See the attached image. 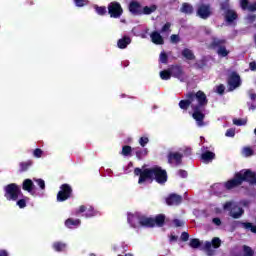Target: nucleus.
Segmentation results:
<instances>
[{"label":"nucleus","instance_id":"obj_58","mask_svg":"<svg viewBox=\"0 0 256 256\" xmlns=\"http://www.w3.org/2000/svg\"><path fill=\"white\" fill-rule=\"evenodd\" d=\"M248 21H250V23H252V21H255V16H249Z\"/></svg>","mask_w":256,"mask_h":256},{"label":"nucleus","instance_id":"obj_21","mask_svg":"<svg viewBox=\"0 0 256 256\" xmlns=\"http://www.w3.org/2000/svg\"><path fill=\"white\" fill-rule=\"evenodd\" d=\"M183 156L177 152L170 153L168 156L169 163H181V158Z\"/></svg>","mask_w":256,"mask_h":256},{"label":"nucleus","instance_id":"obj_7","mask_svg":"<svg viewBox=\"0 0 256 256\" xmlns=\"http://www.w3.org/2000/svg\"><path fill=\"white\" fill-rule=\"evenodd\" d=\"M223 43H225V40L214 39L212 44V47H218L216 53L219 57H227L230 53L225 46H219L223 45Z\"/></svg>","mask_w":256,"mask_h":256},{"label":"nucleus","instance_id":"obj_59","mask_svg":"<svg viewBox=\"0 0 256 256\" xmlns=\"http://www.w3.org/2000/svg\"><path fill=\"white\" fill-rule=\"evenodd\" d=\"M177 238H176V236L175 235H172L171 237H170V241H175Z\"/></svg>","mask_w":256,"mask_h":256},{"label":"nucleus","instance_id":"obj_57","mask_svg":"<svg viewBox=\"0 0 256 256\" xmlns=\"http://www.w3.org/2000/svg\"><path fill=\"white\" fill-rule=\"evenodd\" d=\"M0 256H9L6 250H0Z\"/></svg>","mask_w":256,"mask_h":256},{"label":"nucleus","instance_id":"obj_38","mask_svg":"<svg viewBox=\"0 0 256 256\" xmlns=\"http://www.w3.org/2000/svg\"><path fill=\"white\" fill-rule=\"evenodd\" d=\"M199 245H201V242L199 241V239H192L190 241V247H192L193 249H197Z\"/></svg>","mask_w":256,"mask_h":256},{"label":"nucleus","instance_id":"obj_17","mask_svg":"<svg viewBox=\"0 0 256 256\" xmlns=\"http://www.w3.org/2000/svg\"><path fill=\"white\" fill-rule=\"evenodd\" d=\"M158 6L156 4H151L148 6H144L142 8V15H151L157 11Z\"/></svg>","mask_w":256,"mask_h":256},{"label":"nucleus","instance_id":"obj_40","mask_svg":"<svg viewBox=\"0 0 256 256\" xmlns=\"http://www.w3.org/2000/svg\"><path fill=\"white\" fill-rule=\"evenodd\" d=\"M20 209H25L27 207V201L25 199H20L16 203Z\"/></svg>","mask_w":256,"mask_h":256},{"label":"nucleus","instance_id":"obj_24","mask_svg":"<svg viewBox=\"0 0 256 256\" xmlns=\"http://www.w3.org/2000/svg\"><path fill=\"white\" fill-rule=\"evenodd\" d=\"M130 44H131V38L129 37H124L118 40L119 49H126L127 45H130Z\"/></svg>","mask_w":256,"mask_h":256},{"label":"nucleus","instance_id":"obj_28","mask_svg":"<svg viewBox=\"0 0 256 256\" xmlns=\"http://www.w3.org/2000/svg\"><path fill=\"white\" fill-rule=\"evenodd\" d=\"M181 12L187 13L188 15H190V13H193V6H191L190 4L184 3L182 5Z\"/></svg>","mask_w":256,"mask_h":256},{"label":"nucleus","instance_id":"obj_35","mask_svg":"<svg viewBox=\"0 0 256 256\" xmlns=\"http://www.w3.org/2000/svg\"><path fill=\"white\" fill-rule=\"evenodd\" d=\"M234 125L241 126V125H247V118L243 119H234L233 120Z\"/></svg>","mask_w":256,"mask_h":256},{"label":"nucleus","instance_id":"obj_12","mask_svg":"<svg viewBox=\"0 0 256 256\" xmlns=\"http://www.w3.org/2000/svg\"><path fill=\"white\" fill-rule=\"evenodd\" d=\"M197 15L201 19H207L211 15V8L207 5H201L198 7Z\"/></svg>","mask_w":256,"mask_h":256},{"label":"nucleus","instance_id":"obj_49","mask_svg":"<svg viewBox=\"0 0 256 256\" xmlns=\"http://www.w3.org/2000/svg\"><path fill=\"white\" fill-rule=\"evenodd\" d=\"M216 91H217V93H219V95H223V93L225 91V86H223V85L217 86Z\"/></svg>","mask_w":256,"mask_h":256},{"label":"nucleus","instance_id":"obj_10","mask_svg":"<svg viewBox=\"0 0 256 256\" xmlns=\"http://www.w3.org/2000/svg\"><path fill=\"white\" fill-rule=\"evenodd\" d=\"M205 247L209 256L213 255V249H219L221 247V239L214 238L212 242H205Z\"/></svg>","mask_w":256,"mask_h":256},{"label":"nucleus","instance_id":"obj_63","mask_svg":"<svg viewBox=\"0 0 256 256\" xmlns=\"http://www.w3.org/2000/svg\"><path fill=\"white\" fill-rule=\"evenodd\" d=\"M222 9H227V7H225V6H222Z\"/></svg>","mask_w":256,"mask_h":256},{"label":"nucleus","instance_id":"obj_36","mask_svg":"<svg viewBox=\"0 0 256 256\" xmlns=\"http://www.w3.org/2000/svg\"><path fill=\"white\" fill-rule=\"evenodd\" d=\"M139 145H141V147H145L147 145V143H149V138L147 136H142L139 141H138Z\"/></svg>","mask_w":256,"mask_h":256},{"label":"nucleus","instance_id":"obj_48","mask_svg":"<svg viewBox=\"0 0 256 256\" xmlns=\"http://www.w3.org/2000/svg\"><path fill=\"white\" fill-rule=\"evenodd\" d=\"M226 137H235V129L231 128L226 131Z\"/></svg>","mask_w":256,"mask_h":256},{"label":"nucleus","instance_id":"obj_25","mask_svg":"<svg viewBox=\"0 0 256 256\" xmlns=\"http://www.w3.org/2000/svg\"><path fill=\"white\" fill-rule=\"evenodd\" d=\"M22 189L28 193H33V181L31 179L24 180Z\"/></svg>","mask_w":256,"mask_h":256},{"label":"nucleus","instance_id":"obj_52","mask_svg":"<svg viewBox=\"0 0 256 256\" xmlns=\"http://www.w3.org/2000/svg\"><path fill=\"white\" fill-rule=\"evenodd\" d=\"M181 239L182 241H187V239H189V234L187 232L182 233Z\"/></svg>","mask_w":256,"mask_h":256},{"label":"nucleus","instance_id":"obj_45","mask_svg":"<svg viewBox=\"0 0 256 256\" xmlns=\"http://www.w3.org/2000/svg\"><path fill=\"white\" fill-rule=\"evenodd\" d=\"M159 60H160V63H167V54L165 52H161Z\"/></svg>","mask_w":256,"mask_h":256},{"label":"nucleus","instance_id":"obj_1","mask_svg":"<svg viewBox=\"0 0 256 256\" xmlns=\"http://www.w3.org/2000/svg\"><path fill=\"white\" fill-rule=\"evenodd\" d=\"M204 105H207V96L203 91L187 93L186 99L179 102L180 109H183L184 111H187L189 107L193 109L194 112L192 113V117L195 119L198 127H203V125H205L203 122L205 114H203V109H201Z\"/></svg>","mask_w":256,"mask_h":256},{"label":"nucleus","instance_id":"obj_39","mask_svg":"<svg viewBox=\"0 0 256 256\" xmlns=\"http://www.w3.org/2000/svg\"><path fill=\"white\" fill-rule=\"evenodd\" d=\"M171 32V23H166L162 29H161V33H170Z\"/></svg>","mask_w":256,"mask_h":256},{"label":"nucleus","instance_id":"obj_5","mask_svg":"<svg viewBox=\"0 0 256 256\" xmlns=\"http://www.w3.org/2000/svg\"><path fill=\"white\" fill-rule=\"evenodd\" d=\"M225 211H230V215L233 219H239L243 215V209L233 202H226L223 206Z\"/></svg>","mask_w":256,"mask_h":256},{"label":"nucleus","instance_id":"obj_29","mask_svg":"<svg viewBox=\"0 0 256 256\" xmlns=\"http://www.w3.org/2000/svg\"><path fill=\"white\" fill-rule=\"evenodd\" d=\"M93 8L98 15H105V13H107V8L105 6L94 5Z\"/></svg>","mask_w":256,"mask_h":256},{"label":"nucleus","instance_id":"obj_14","mask_svg":"<svg viewBox=\"0 0 256 256\" xmlns=\"http://www.w3.org/2000/svg\"><path fill=\"white\" fill-rule=\"evenodd\" d=\"M150 39L154 45H163V43H165L163 36H161V33L157 31H154L150 34Z\"/></svg>","mask_w":256,"mask_h":256},{"label":"nucleus","instance_id":"obj_31","mask_svg":"<svg viewBox=\"0 0 256 256\" xmlns=\"http://www.w3.org/2000/svg\"><path fill=\"white\" fill-rule=\"evenodd\" d=\"M148 153H149V150H147V148H144L142 150H137L136 157L137 159H143V157L147 156Z\"/></svg>","mask_w":256,"mask_h":256},{"label":"nucleus","instance_id":"obj_2","mask_svg":"<svg viewBox=\"0 0 256 256\" xmlns=\"http://www.w3.org/2000/svg\"><path fill=\"white\" fill-rule=\"evenodd\" d=\"M134 174L140 176L138 180L139 185H145V183H151L153 179L157 183L163 184L167 181V171L161 169V167L156 166L150 169L147 168H135Z\"/></svg>","mask_w":256,"mask_h":256},{"label":"nucleus","instance_id":"obj_16","mask_svg":"<svg viewBox=\"0 0 256 256\" xmlns=\"http://www.w3.org/2000/svg\"><path fill=\"white\" fill-rule=\"evenodd\" d=\"M155 227V219L140 216V227Z\"/></svg>","mask_w":256,"mask_h":256},{"label":"nucleus","instance_id":"obj_9","mask_svg":"<svg viewBox=\"0 0 256 256\" xmlns=\"http://www.w3.org/2000/svg\"><path fill=\"white\" fill-rule=\"evenodd\" d=\"M228 85L230 91L237 89V87H241V77H239L237 73L232 72L229 76Z\"/></svg>","mask_w":256,"mask_h":256},{"label":"nucleus","instance_id":"obj_51","mask_svg":"<svg viewBox=\"0 0 256 256\" xmlns=\"http://www.w3.org/2000/svg\"><path fill=\"white\" fill-rule=\"evenodd\" d=\"M86 211H87V207H85V206H80L78 209H77V214L79 215V214H81V213H86Z\"/></svg>","mask_w":256,"mask_h":256},{"label":"nucleus","instance_id":"obj_37","mask_svg":"<svg viewBox=\"0 0 256 256\" xmlns=\"http://www.w3.org/2000/svg\"><path fill=\"white\" fill-rule=\"evenodd\" d=\"M243 227L245 229H248L249 231H251L252 233H256V226H254L253 224L251 223H244L243 224Z\"/></svg>","mask_w":256,"mask_h":256},{"label":"nucleus","instance_id":"obj_11","mask_svg":"<svg viewBox=\"0 0 256 256\" xmlns=\"http://www.w3.org/2000/svg\"><path fill=\"white\" fill-rule=\"evenodd\" d=\"M128 9H129L130 13H132L133 15H142V12H143L141 3L137 2V1L130 2Z\"/></svg>","mask_w":256,"mask_h":256},{"label":"nucleus","instance_id":"obj_46","mask_svg":"<svg viewBox=\"0 0 256 256\" xmlns=\"http://www.w3.org/2000/svg\"><path fill=\"white\" fill-rule=\"evenodd\" d=\"M172 73H174L175 77H181V75H183L181 68H175Z\"/></svg>","mask_w":256,"mask_h":256},{"label":"nucleus","instance_id":"obj_6","mask_svg":"<svg viewBox=\"0 0 256 256\" xmlns=\"http://www.w3.org/2000/svg\"><path fill=\"white\" fill-rule=\"evenodd\" d=\"M108 13L110 17L117 19L123 14V8H121V4L118 2H112L108 5Z\"/></svg>","mask_w":256,"mask_h":256},{"label":"nucleus","instance_id":"obj_44","mask_svg":"<svg viewBox=\"0 0 256 256\" xmlns=\"http://www.w3.org/2000/svg\"><path fill=\"white\" fill-rule=\"evenodd\" d=\"M35 183L39 185L40 189H45V180L43 179H34Z\"/></svg>","mask_w":256,"mask_h":256},{"label":"nucleus","instance_id":"obj_43","mask_svg":"<svg viewBox=\"0 0 256 256\" xmlns=\"http://www.w3.org/2000/svg\"><path fill=\"white\" fill-rule=\"evenodd\" d=\"M244 256H253V250L248 246H244Z\"/></svg>","mask_w":256,"mask_h":256},{"label":"nucleus","instance_id":"obj_50","mask_svg":"<svg viewBox=\"0 0 256 256\" xmlns=\"http://www.w3.org/2000/svg\"><path fill=\"white\" fill-rule=\"evenodd\" d=\"M30 166H31L30 162L20 164V167H21L22 171H26V169H28Z\"/></svg>","mask_w":256,"mask_h":256},{"label":"nucleus","instance_id":"obj_47","mask_svg":"<svg viewBox=\"0 0 256 256\" xmlns=\"http://www.w3.org/2000/svg\"><path fill=\"white\" fill-rule=\"evenodd\" d=\"M170 41H171V43H179V41H180L179 35L173 34V35L170 37Z\"/></svg>","mask_w":256,"mask_h":256},{"label":"nucleus","instance_id":"obj_62","mask_svg":"<svg viewBox=\"0 0 256 256\" xmlns=\"http://www.w3.org/2000/svg\"><path fill=\"white\" fill-rule=\"evenodd\" d=\"M125 256H133V254H129V253H128V254H125Z\"/></svg>","mask_w":256,"mask_h":256},{"label":"nucleus","instance_id":"obj_42","mask_svg":"<svg viewBox=\"0 0 256 256\" xmlns=\"http://www.w3.org/2000/svg\"><path fill=\"white\" fill-rule=\"evenodd\" d=\"M43 155V150L37 148L33 151V156L36 157L37 159L41 158Z\"/></svg>","mask_w":256,"mask_h":256},{"label":"nucleus","instance_id":"obj_20","mask_svg":"<svg viewBox=\"0 0 256 256\" xmlns=\"http://www.w3.org/2000/svg\"><path fill=\"white\" fill-rule=\"evenodd\" d=\"M201 159L204 163H211V160L215 159V153L206 151V152L202 153Z\"/></svg>","mask_w":256,"mask_h":256},{"label":"nucleus","instance_id":"obj_18","mask_svg":"<svg viewBox=\"0 0 256 256\" xmlns=\"http://www.w3.org/2000/svg\"><path fill=\"white\" fill-rule=\"evenodd\" d=\"M240 5L246 11H256V3L249 4V0H241Z\"/></svg>","mask_w":256,"mask_h":256},{"label":"nucleus","instance_id":"obj_33","mask_svg":"<svg viewBox=\"0 0 256 256\" xmlns=\"http://www.w3.org/2000/svg\"><path fill=\"white\" fill-rule=\"evenodd\" d=\"M131 151H133V148H131V146H123L121 154L124 157H127V155H131Z\"/></svg>","mask_w":256,"mask_h":256},{"label":"nucleus","instance_id":"obj_4","mask_svg":"<svg viewBox=\"0 0 256 256\" xmlns=\"http://www.w3.org/2000/svg\"><path fill=\"white\" fill-rule=\"evenodd\" d=\"M21 196V187L12 183L4 187V197L7 201H17Z\"/></svg>","mask_w":256,"mask_h":256},{"label":"nucleus","instance_id":"obj_41","mask_svg":"<svg viewBox=\"0 0 256 256\" xmlns=\"http://www.w3.org/2000/svg\"><path fill=\"white\" fill-rule=\"evenodd\" d=\"M84 215L86 217H94L95 210H93V208H91V207H88V208H86V213Z\"/></svg>","mask_w":256,"mask_h":256},{"label":"nucleus","instance_id":"obj_19","mask_svg":"<svg viewBox=\"0 0 256 256\" xmlns=\"http://www.w3.org/2000/svg\"><path fill=\"white\" fill-rule=\"evenodd\" d=\"M225 19H226L227 23H233V21H235V19H237V13H235V11H233L231 9H227L226 13H225Z\"/></svg>","mask_w":256,"mask_h":256},{"label":"nucleus","instance_id":"obj_61","mask_svg":"<svg viewBox=\"0 0 256 256\" xmlns=\"http://www.w3.org/2000/svg\"><path fill=\"white\" fill-rule=\"evenodd\" d=\"M128 167H133V163L130 162V163L128 164Z\"/></svg>","mask_w":256,"mask_h":256},{"label":"nucleus","instance_id":"obj_60","mask_svg":"<svg viewBox=\"0 0 256 256\" xmlns=\"http://www.w3.org/2000/svg\"><path fill=\"white\" fill-rule=\"evenodd\" d=\"M250 97H251V99H255L256 95L255 94H251Z\"/></svg>","mask_w":256,"mask_h":256},{"label":"nucleus","instance_id":"obj_64","mask_svg":"<svg viewBox=\"0 0 256 256\" xmlns=\"http://www.w3.org/2000/svg\"><path fill=\"white\" fill-rule=\"evenodd\" d=\"M254 133H255V135H256V129L254 130Z\"/></svg>","mask_w":256,"mask_h":256},{"label":"nucleus","instance_id":"obj_23","mask_svg":"<svg viewBox=\"0 0 256 256\" xmlns=\"http://www.w3.org/2000/svg\"><path fill=\"white\" fill-rule=\"evenodd\" d=\"M65 225L68 229H74V227H79L81 225V221L79 219L73 220L69 218L65 221Z\"/></svg>","mask_w":256,"mask_h":256},{"label":"nucleus","instance_id":"obj_32","mask_svg":"<svg viewBox=\"0 0 256 256\" xmlns=\"http://www.w3.org/2000/svg\"><path fill=\"white\" fill-rule=\"evenodd\" d=\"M242 155L244 157H251V155H253V149H251L250 147H244L242 149Z\"/></svg>","mask_w":256,"mask_h":256},{"label":"nucleus","instance_id":"obj_30","mask_svg":"<svg viewBox=\"0 0 256 256\" xmlns=\"http://www.w3.org/2000/svg\"><path fill=\"white\" fill-rule=\"evenodd\" d=\"M160 78L164 81H168V79H171V71L169 70H163L160 72Z\"/></svg>","mask_w":256,"mask_h":256},{"label":"nucleus","instance_id":"obj_15","mask_svg":"<svg viewBox=\"0 0 256 256\" xmlns=\"http://www.w3.org/2000/svg\"><path fill=\"white\" fill-rule=\"evenodd\" d=\"M181 201H182L181 196H179L177 194H170L166 198L167 205H179V203H181Z\"/></svg>","mask_w":256,"mask_h":256},{"label":"nucleus","instance_id":"obj_13","mask_svg":"<svg viewBox=\"0 0 256 256\" xmlns=\"http://www.w3.org/2000/svg\"><path fill=\"white\" fill-rule=\"evenodd\" d=\"M141 216L139 214H128V223L131 227H140Z\"/></svg>","mask_w":256,"mask_h":256},{"label":"nucleus","instance_id":"obj_27","mask_svg":"<svg viewBox=\"0 0 256 256\" xmlns=\"http://www.w3.org/2000/svg\"><path fill=\"white\" fill-rule=\"evenodd\" d=\"M66 248H67V244H65V243L55 242L53 244V249L55 251H65Z\"/></svg>","mask_w":256,"mask_h":256},{"label":"nucleus","instance_id":"obj_53","mask_svg":"<svg viewBox=\"0 0 256 256\" xmlns=\"http://www.w3.org/2000/svg\"><path fill=\"white\" fill-rule=\"evenodd\" d=\"M174 225L176 227H181L183 225V221H181V220H174Z\"/></svg>","mask_w":256,"mask_h":256},{"label":"nucleus","instance_id":"obj_34","mask_svg":"<svg viewBox=\"0 0 256 256\" xmlns=\"http://www.w3.org/2000/svg\"><path fill=\"white\" fill-rule=\"evenodd\" d=\"M76 7H85V5H89V0H74Z\"/></svg>","mask_w":256,"mask_h":256},{"label":"nucleus","instance_id":"obj_55","mask_svg":"<svg viewBox=\"0 0 256 256\" xmlns=\"http://www.w3.org/2000/svg\"><path fill=\"white\" fill-rule=\"evenodd\" d=\"M179 175L180 177H187V171L180 170Z\"/></svg>","mask_w":256,"mask_h":256},{"label":"nucleus","instance_id":"obj_56","mask_svg":"<svg viewBox=\"0 0 256 256\" xmlns=\"http://www.w3.org/2000/svg\"><path fill=\"white\" fill-rule=\"evenodd\" d=\"M250 69H251V71H255V70H256V64H255V62H251V63H250Z\"/></svg>","mask_w":256,"mask_h":256},{"label":"nucleus","instance_id":"obj_22","mask_svg":"<svg viewBox=\"0 0 256 256\" xmlns=\"http://www.w3.org/2000/svg\"><path fill=\"white\" fill-rule=\"evenodd\" d=\"M182 56L187 59V61H195V54H193V51L189 48H185L182 51Z\"/></svg>","mask_w":256,"mask_h":256},{"label":"nucleus","instance_id":"obj_54","mask_svg":"<svg viewBox=\"0 0 256 256\" xmlns=\"http://www.w3.org/2000/svg\"><path fill=\"white\" fill-rule=\"evenodd\" d=\"M212 221H213L214 225H217V226L221 225V219H219V218H214Z\"/></svg>","mask_w":256,"mask_h":256},{"label":"nucleus","instance_id":"obj_3","mask_svg":"<svg viewBox=\"0 0 256 256\" xmlns=\"http://www.w3.org/2000/svg\"><path fill=\"white\" fill-rule=\"evenodd\" d=\"M243 181H247L250 185H256V173L249 169L241 170L236 173L234 179L225 183V187L226 189H234V187H239Z\"/></svg>","mask_w":256,"mask_h":256},{"label":"nucleus","instance_id":"obj_8","mask_svg":"<svg viewBox=\"0 0 256 256\" xmlns=\"http://www.w3.org/2000/svg\"><path fill=\"white\" fill-rule=\"evenodd\" d=\"M71 197V186L63 184L57 194V201H67Z\"/></svg>","mask_w":256,"mask_h":256},{"label":"nucleus","instance_id":"obj_26","mask_svg":"<svg viewBox=\"0 0 256 256\" xmlns=\"http://www.w3.org/2000/svg\"><path fill=\"white\" fill-rule=\"evenodd\" d=\"M154 219V226L157 225L158 227H161L163 223H165V216L164 215H158Z\"/></svg>","mask_w":256,"mask_h":256}]
</instances>
